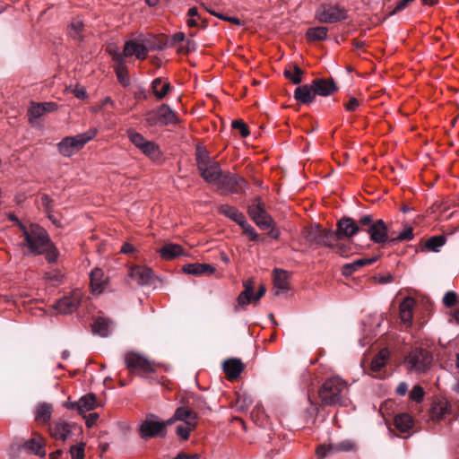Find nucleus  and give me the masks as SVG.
I'll return each mask as SVG.
<instances>
[{
	"mask_svg": "<svg viewBox=\"0 0 459 459\" xmlns=\"http://www.w3.org/2000/svg\"><path fill=\"white\" fill-rule=\"evenodd\" d=\"M19 227L22 237L21 246L24 253L44 254L49 263L56 261L59 255L58 250L50 240L45 229L38 224H30L29 226L20 224Z\"/></svg>",
	"mask_w": 459,
	"mask_h": 459,
	"instance_id": "1",
	"label": "nucleus"
},
{
	"mask_svg": "<svg viewBox=\"0 0 459 459\" xmlns=\"http://www.w3.org/2000/svg\"><path fill=\"white\" fill-rule=\"evenodd\" d=\"M348 384L339 377L328 378L318 390V396L324 406L346 405Z\"/></svg>",
	"mask_w": 459,
	"mask_h": 459,
	"instance_id": "2",
	"label": "nucleus"
},
{
	"mask_svg": "<svg viewBox=\"0 0 459 459\" xmlns=\"http://www.w3.org/2000/svg\"><path fill=\"white\" fill-rule=\"evenodd\" d=\"M196 163L198 171L204 180L209 184L216 185L223 173L219 162L212 159L205 149L198 147L196 149Z\"/></svg>",
	"mask_w": 459,
	"mask_h": 459,
	"instance_id": "3",
	"label": "nucleus"
},
{
	"mask_svg": "<svg viewBox=\"0 0 459 459\" xmlns=\"http://www.w3.org/2000/svg\"><path fill=\"white\" fill-rule=\"evenodd\" d=\"M433 357L431 353L422 348L412 349L403 359V366L410 374H424L430 369Z\"/></svg>",
	"mask_w": 459,
	"mask_h": 459,
	"instance_id": "4",
	"label": "nucleus"
},
{
	"mask_svg": "<svg viewBox=\"0 0 459 459\" xmlns=\"http://www.w3.org/2000/svg\"><path fill=\"white\" fill-rule=\"evenodd\" d=\"M97 134L96 128H91L88 131L76 134L74 136L65 137L58 144L57 149L61 155L65 157H71L83 146L92 140Z\"/></svg>",
	"mask_w": 459,
	"mask_h": 459,
	"instance_id": "5",
	"label": "nucleus"
},
{
	"mask_svg": "<svg viewBox=\"0 0 459 459\" xmlns=\"http://www.w3.org/2000/svg\"><path fill=\"white\" fill-rule=\"evenodd\" d=\"M169 425L167 420H160L155 414L149 413L139 425V435L143 439L156 437H164L167 435Z\"/></svg>",
	"mask_w": 459,
	"mask_h": 459,
	"instance_id": "6",
	"label": "nucleus"
},
{
	"mask_svg": "<svg viewBox=\"0 0 459 459\" xmlns=\"http://www.w3.org/2000/svg\"><path fill=\"white\" fill-rule=\"evenodd\" d=\"M178 122L177 114L166 104L145 114V123L148 126L175 125Z\"/></svg>",
	"mask_w": 459,
	"mask_h": 459,
	"instance_id": "7",
	"label": "nucleus"
},
{
	"mask_svg": "<svg viewBox=\"0 0 459 459\" xmlns=\"http://www.w3.org/2000/svg\"><path fill=\"white\" fill-rule=\"evenodd\" d=\"M359 224L368 227L366 230L374 243L384 244L388 240V228L384 221H373L370 215H365L359 220Z\"/></svg>",
	"mask_w": 459,
	"mask_h": 459,
	"instance_id": "8",
	"label": "nucleus"
},
{
	"mask_svg": "<svg viewBox=\"0 0 459 459\" xmlns=\"http://www.w3.org/2000/svg\"><path fill=\"white\" fill-rule=\"evenodd\" d=\"M216 186L223 194H238L244 192L247 188L248 184L242 177L227 172L222 173Z\"/></svg>",
	"mask_w": 459,
	"mask_h": 459,
	"instance_id": "9",
	"label": "nucleus"
},
{
	"mask_svg": "<svg viewBox=\"0 0 459 459\" xmlns=\"http://www.w3.org/2000/svg\"><path fill=\"white\" fill-rule=\"evenodd\" d=\"M125 363L132 373H152L155 371V363L137 352L130 351L126 353Z\"/></svg>",
	"mask_w": 459,
	"mask_h": 459,
	"instance_id": "10",
	"label": "nucleus"
},
{
	"mask_svg": "<svg viewBox=\"0 0 459 459\" xmlns=\"http://www.w3.org/2000/svg\"><path fill=\"white\" fill-rule=\"evenodd\" d=\"M359 230V225L351 218H342L337 223V230L323 232V236H327L328 243L334 239L351 238Z\"/></svg>",
	"mask_w": 459,
	"mask_h": 459,
	"instance_id": "11",
	"label": "nucleus"
},
{
	"mask_svg": "<svg viewBox=\"0 0 459 459\" xmlns=\"http://www.w3.org/2000/svg\"><path fill=\"white\" fill-rule=\"evenodd\" d=\"M248 214L261 230H268L273 226V220L264 211L259 201L248 207Z\"/></svg>",
	"mask_w": 459,
	"mask_h": 459,
	"instance_id": "12",
	"label": "nucleus"
},
{
	"mask_svg": "<svg viewBox=\"0 0 459 459\" xmlns=\"http://www.w3.org/2000/svg\"><path fill=\"white\" fill-rule=\"evenodd\" d=\"M82 299V293L79 290L72 292L71 295L60 299L54 306L55 310L60 314H70L76 310Z\"/></svg>",
	"mask_w": 459,
	"mask_h": 459,
	"instance_id": "13",
	"label": "nucleus"
},
{
	"mask_svg": "<svg viewBox=\"0 0 459 459\" xmlns=\"http://www.w3.org/2000/svg\"><path fill=\"white\" fill-rule=\"evenodd\" d=\"M177 421L190 422L197 427L198 413L188 406H179L176 409L173 416L167 420V423L171 425Z\"/></svg>",
	"mask_w": 459,
	"mask_h": 459,
	"instance_id": "14",
	"label": "nucleus"
},
{
	"mask_svg": "<svg viewBox=\"0 0 459 459\" xmlns=\"http://www.w3.org/2000/svg\"><path fill=\"white\" fill-rule=\"evenodd\" d=\"M321 22L334 23L346 19V11L339 6H329L323 8L317 13Z\"/></svg>",
	"mask_w": 459,
	"mask_h": 459,
	"instance_id": "15",
	"label": "nucleus"
},
{
	"mask_svg": "<svg viewBox=\"0 0 459 459\" xmlns=\"http://www.w3.org/2000/svg\"><path fill=\"white\" fill-rule=\"evenodd\" d=\"M323 246L333 249L336 254L343 257L349 256L355 250V247L349 240L334 239L328 243L327 236H323Z\"/></svg>",
	"mask_w": 459,
	"mask_h": 459,
	"instance_id": "16",
	"label": "nucleus"
},
{
	"mask_svg": "<svg viewBox=\"0 0 459 459\" xmlns=\"http://www.w3.org/2000/svg\"><path fill=\"white\" fill-rule=\"evenodd\" d=\"M222 368L227 379L230 381H233L239 377V375L245 368V365L243 364L241 359L237 358H231L226 359L223 362Z\"/></svg>",
	"mask_w": 459,
	"mask_h": 459,
	"instance_id": "17",
	"label": "nucleus"
},
{
	"mask_svg": "<svg viewBox=\"0 0 459 459\" xmlns=\"http://www.w3.org/2000/svg\"><path fill=\"white\" fill-rule=\"evenodd\" d=\"M48 431L53 438L65 441L72 432V426L65 420H58L50 424Z\"/></svg>",
	"mask_w": 459,
	"mask_h": 459,
	"instance_id": "18",
	"label": "nucleus"
},
{
	"mask_svg": "<svg viewBox=\"0 0 459 459\" xmlns=\"http://www.w3.org/2000/svg\"><path fill=\"white\" fill-rule=\"evenodd\" d=\"M311 84L315 94L319 96H329L338 90L333 79H315Z\"/></svg>",
	"mask_w": 459,
	"mask_h": 459,
	"instance_id": "19",
	"label": "nucleus"
},
{
	"mask_svg": "<svg viewBox=\"0 0 459 459\" xmlns=\"http://www.w3.org/2000/svg\"><path fill=\"white\" fill-rule=\"evenodd\" d=\"M129 276L134 280L138 285H148L152 280V271L149 267L136 265L130 269Z\"/></svg>",
	"mask_w": 459,
	"mask_h": 459,
	"instance_id": "20",
	"label": "nucleus"
},
{
	"mask_svg": "<svg viewBox=\"0 0 459 459\" xmlns=\"http://www.w3.org/2000/svg\"><path fill=\"white\" fill-rule=\"evenodd\" d=\"M148 54L147 48L141 43L134 40H129L125 44L123 55L125 56H134L136 58L143 60L146 58Z\"/></svg>",
	"mask_w": 459,
	"mask_h": 459,
	"instance_id": "21",
	"label": "nucleus"
},
{
	"mask_svg": "<svg viewBox=\"0 0 459 459\" xmlns=\"http://www.w3.org/2000/svg\"><path fill=\"white\" fill-rule=\"evenodd\" d=\"M414 306L415 300L411 297H406L400 304V318L407 327L411 325Z\"/></svg>",
	"mask_w": 459,
	"mask_h": 459,
	"instance_id": "22",
	"label": "nucleus"
},
{
	"mask_svg": "<svg viewBox=\"0 0 459 459\" xmlns=\"http://www.w3.org/2000/svg\"><path fill=\"white\" fill-rule=\"evenodd\" d=\"M53 405L48 403H40L34 409L35 421L40 425H46L52 417Z\"/></svg>",
	"mask_w": 459,
	"mask_h": 459,
	"instance_id": "23",
	"label": "nucleus"
},
{
	"mask_svg": "<svg viewBox=\"0 0 459 459\" xmlns=\"http://www.w3.org/2000/svg\"><path fill=\"white\" fill-rule=\"evenodd\" d=\"M90 278L92 291L98 294L101 293L108 283L103 271L100 268L93 269L90 274Z\"/></svg>",
	"mask_w": 459,
	"mask_h": 459,
	"instance_id": "24",
	"label": "nucleus"
},
{
	"mask_svg": "<svg viewBox=\"0 0 459 459\" xmlns=\"http://www.w3.org/2000/svg\"><path fill=\"white\" fill-rule=\"evenodd\" d=\"M182 271L193 275L212 274L215 272V267L209 264L194 263L185 264Z\"/></svg>",
	"mask_w": 459,
	"mask_h": 459,
	"instance_id": "25",
	"label": "nucleus"
},
{
	"mask_svg": "<svg viewBox=\"0 0 459 459\" xmlns=\"http://www.w3.org/2000/svg\"><path fill=\"white\" fill-rule=\"evenodd\" d=\"M46 441L44 437L39 434H35L34 437L28 440L24 446L26 449L31 451L34 455L40 457L46 456V451L44 449Z\"/></svg>",
	"mask_w": 459,
	"mask_h": 459,
	"instance_id": "26",
	"label": "nucleus"
},
{
	"mask_svg": "<svg viewBox=\"0 0 459 459\" xmlns=\"http://www.w3.org/2000/svg\"><path fill=\"white\" fill-rule=\"evenodd\" d=\"M273 286L276 290L274 292L276 296L289 290V276L286 271L280 269L273 271Z\"/></svg>",
	"mask_w": 459,
	"mask_h": 459,
	"instance_id": "27",
	"label": "nucleus"
},
{
	"mask_svg": "<svg viewBox=\"0 0 459 459\" xmlns=\"http://www.w3.org/2000/svg\"><path fill=\"white\" fill-rule=\"evenodd\" d=\"M316 94L312 87V84L299 86L296 88L294 91L295 100L303 104L311 103L314 100Z\"/></svg>",
	"mask_w": 459,
	"mask_h": 459,
	"instance_id": "28",
	"label": "nucleus"
},
{
	"mask_svg": "<svg viewBox=\"0 0 459 459\" xmlns=\"http://www.w3.org/2000/svg\"><path fill=\"white\" fill-rule=\"evenodd\" d=\"M97 406L96 396L92 394H86L79 399V401L73 404V408H76L80 414H84L87 411L93 410Z\"/></svg>",
	"mask_w": 459,
	"mask_h": 459,
	"instance_id": "29",
	"label": "nucleus"
},
{
	"mask_svg": "<svg viewBox=\"0 0 459 459\" xmlns=\"http://www.w3.org/2000/svg\"><path fill=\"white\" fill-rule=\"evenodd\" d=\"M377 258H359L351 263L345 264L342 268V273L345 276H349L352 274L354 272L358 271L359 268L373 264Z\"/></svg>",
	"mask_w": 459,
	"mask_h": 459,
	"instance_id": "30",
	"label": "nucleus"
},
{
	"mask_svg": "<svg viewBox=\"0 0 459 459\" xmlns=\"http://www.w3.org/2000/svg\"><path fill=\"white\" fill-rule=\"evenodd\" d=\"M390 356L388 349L384 348L373 358L370 363L372 373H378L385 365Z\"/></svg>",
	"mask_w": 459,
	"mask_h": 459,
	"instance_id": "31",
	"label": "nucleus"
},
{
	"mask_svg": "<svg viewBox=\"0 0 459 459\" xmlns=\"http://www.w3.org/2000/svg\"><path fill=\"white\" fill-rule=\"evenodd\" d=\"M160 256L165 260H171L184 254L181 246L173 243L165 244L160 250Z\"/></svg>",
	"mask_w": 459,
	"mask_h": 459,
	"instance_id": "32",
	"label": "nucleus"
},
{
	"mask_svg": "<svg viewBox=\"0 0 459 459\" xmlns=\"http://www.w3.org/2000/svg\"><path fill=\"white\" fill-rule=\"evenodd\" d=\"M171 86L169 82H164L161 78H156L152 82V89L157 100H162L169 93Z\"/></svg>",
	"mask_w": 459,
	"mask_h": 459,
	"instance_id": "33",
	"label": "nucleus"
},
{
	"mask_svg": "<svg viewBox=\"0 0 459 459\" xmlns=\"http://www.w3.org/2000/svg\"><path fill=\"white\" fill-rule=\"evenodd\" d=\"M219 211L221 213L229 217L238 225L243 223V221L246 219L244 214L239 212L235 207H232L228 204H222L220 206Z\"/></svg>",
	"mask_w": 459,
	"mask_h": 459,
	"instance_id": "34",
	"label": "nucleus"
},
{
	"mask_svg": "<svg viewBox=\"0 0 459 459\" xmlns=\"http://www.w3.org/2000/svg\"><path fill=\"white\" fill-rule=\"evenodd\" d=\"M394 425L401 432H407L412 428L413 420L409 414L403 413L395 416Z\"/></svg>",
	"mask_w": 459,
	"mask_h": 459,
	"instance_id": "35",
	"label": "nucleus"
},
{
	"mask_svg": "<svg viewBox=\"0 0 459 459\" xmlns=\"http://www.w3.org/2000/svg\"><path fill=\"white\" fill-rule=\"evenodd\" d=\"M323 232H329V230L315 227L306 230L304 234L309 242L323 245Z\"/></svg>",
	"mask_w": 459,
	"mask_h": 459,
	"instance_id": "36",
	"label": "nucleus"
},
{
	"mask_svg": "<svg viewBox=\"0 0 459 459\" xmlns=\"http://www.w3.org/2000/svg\"><path fill=\"white\" fill-rule=\"evenodd\" d=\"M178 425L176 426V435L183 441H186L192 431H194L196 427L190 422L178 421Z\"/></svg>",
	"mask_w": 459,
	"mask_h": 459,
	"instance_id": "37",
	"label": "nucleus"
},
{
	"mask_svg": "<svg viewBox=\"0 0 459 459\" xmlns=\"http://www.w3.org/2000/svg\"><path fill=\"white\" fill-rule=\"evenodd\" d=\"M46 107L57 108L53 102L32 103L29 108V116L30 118H38L46 113Z\"/></svg>",
	"mask_w": 459,
	"mask_h": 459,
	"instance_id": "38",
	"label": "nucleus"
},
{
	"mask_svg": "<svg viewBox=\"0 0 459 459\" xmlns=\"http://www.w3.org/2000/svg\"><path fill=\"white\" fill-rule=\"evenodd\" d=\"M110 325V320L100 317L96 319L95 322L93 323L92 331L93 333H98L101 337H106L108 335Z\"/></svg>",
	"mask_w": 459,
	"mask_h": 459,
	"instance_id": "39",
	"label": "nucleus"
},
{
	"mask_svg": "<svg viewBox=\"0 0 459 459\" xmlns=\"http://www.w3.org/2000/svg\"><path fill=\"white\" fill-rule=\"evenodd\" d=\"M141 152L154 160H157L161 157L160 147L152 141H147V143L141 148Z\"/></svg>",
	"mask_w": 459,
	"mask_h": 459,
	"instance_id": "40",
	"label": "nucleus"
},
{
	"mask_svg": "<svg viewBox=\"0 0 459 459\" xmlns=\"http://www.w3.org/2000/svg\"><path fill=\"white\" fill-rule=\"evenodd\" d=\"M283 74L294 84H299L302 82L303 70L296 65L289 69H285Z\"/></svg>",
	"mask_w": 459,
	"mask_h": 459,
	"instance_id": "41",
	"label": "nucleus"
},
{
	"mask_svg": "<svg viewBox=\"0 0 459 459\" xmlns=\"http://www.w3.org/2000/svg\"><path fill=\"white\" fill-rule=\"evenodd\" d=\"M326 27H315L307 30L306 36L309 40H323L327 36Z\"/></svg>",
	"mask_w": 459,
	"mask_h": 459,
	"instance_id": "42",
	"label": "nucleus"
},
{
	"mask_svg": "<svg viewBox=\"0 0 459 459\" xmlns=\"http://www.w3.org/2000/svg\"><path fill=\"white\" fill-rule=\"evenodd\" d=\"M355 448V444L351 440H343L329 446V449H333V452H349Z\"/></svg>",
	"mask_w": 459,
	"mask_h": 459,
	"instance_id": "43",
	"label": "nucleus"
},
{
	"mask_svg": "<svg viewBox=\"0 0 459 459\" xmlns=\"http://www.w3.org/2000/svg\"><path fill=\"white\" fill-rule=\"evenodd\" d=\"M446 238L443 236H434L426 241L425 247L431 251H438L439 247L444 246Z\"/></svg>",
	"mask_w": 459,
	"mask_h": 459,
	"instance_id": "44",
	"label": "nucleus"
},
{
	"mask_svg": "<svg viewBox=\"0 0 459 459\" xmlns=\"http://www.w3.org/2000/svg\"><path fill=\"white\" fill-rule=\"evenodd\" d=\"M83 29V23L80 20H74L71 22L69 27V34L74 39H82V31Z\"/></svg>",
	"mask_w": 459,
	"mask_h": 459,
	"instance_id": "45",
	"label": "nucleus"
},
{
	"mask_svg": "<svg viewBox=\"0 0 459 459\" xmlns=\"http://www.w3.org/2000/svg\"><path fill=\"white\" fill-rule=\"evenodd\" d=\"M127 135L129 140L137 147L139 150L147 143L146 140L141 134L134 131L128 130Z\"/></svg>",
	"mask_w": 459,
	"mask_h": 459,
	"instance_id": "46",
	"label": "nucleus"
},
{
	"mask_svg": "<svg viewBox=\"0 0 459 459\" xmlns=\"http://www.w3.org/2000/svg\"><path fill=\"white\" fill-rule=\"evenodd\" d=\"M85 444L80 443L74 446H72L69 449V453L71 455V459H84L85 454Z\"/></svg>",
	"mask_w": 459,
	"mask_h": 459,
	"instance_id": "47",
	"label": "nucleus"
},
{
	"mask_svg": "<svg viewBox=\"0 0 459 459\" xmlns=\"http://www.w3.org/2000/svg\"><path fill=\"white\" fill-rule=\"evenodd\" d=\"M447 411L446 403L440 402L432 408V416L437 420L443 419L447 413Z\"/></svg>",
	"mask_w": 459,
	"mask_h": 459,
	"instance_id": "48",
	"label": "nucleus"
},
{
	"mask_svg": "<svg viewBox=\"0 0 459 459\" xmlns=\"http://www.w3.org/2000/svg\"><path fill=\"white\" fill-rule=\"evenodd\" d=\"M197 48V44L195 40L193 39H186L185 40V43L181 44L180 46H178V53L179 54H188L190 52H193L195 50H196Z\"/></svg>",
	"mask_w": 459,
	"mask_h": 459,
	"instance_id": "49",
	"label": "nucleus"
},
{
	"mask_svg": "<svg viewBox=\"0 0 459 459\" xmlns=\"http://www.w3.org/2000/svg\"><path fill=\"white\" fill-rule=\"evenodd\" d=\"M66 92L73 93L76 98L84 100L87 97V92L84 87L80 85H69L65 88Z\"/></svg>",
	"mask_w": 459,
	"mask_h": 459,
	"instance_id": "50",
	"label": "nucleus"
},
{
	"mask_svg": "<svg viewBox=\"0 0 459 459\" xmlns=\"http://www.w3.org/2000/svg\"><path fill=\"white\" fill-rule=\"evenodd\" d=\"M253 300H255L254 294H248L247 290H243L238 297V306L235 310H238L239 307H244Z\"/></svg>",
	"mask_w": 459,
	"mask_h": 459,
	"instance_id": "51",
	"label": "nucleus"
},
{
	"mask_svg": "<svg viewBox=\"0 0 459 459\" xmlns=\"http://www.w3.org/2000/svg\"><path fill=\"white\" fill-rule=\"evenodd\" d=\"M424 394L425 392L423 388L420 385H414L411 391L410 392L409 397L410 400L413 402L420 403L423 400Z\"/></svg>",
	"mask_w": 459,
	"mask_h": 459,
	"instance_id": "52",
	"label": "nucleus"
},
{
	"mask_svg": "<svg viewBox=\"0 0 459 459\" xmlns=\"http://www.w3.org/2000/svg\"><path fill=\"white\" fill-rule=\"evenodd\" d=\"M244 230V233L248 236L249 239L252 241H256L258 239V234L255 230L247 222L246 219L243 221L242 224H239Z\"/></svg>",
	"mask_w": 459,
	"mask_h": 459,
	"instance_id": "53",
	"label": "nucleus"
},
{
	"mask_svg": "<svg viewBox=\"0 0 459 459\" xmlns=\"http://www.w3.org/2000/svg\"><path fill=\"white\" fill-rule=\"evenodd\" d=\"M413 238V230L411 226H406L404 230L399 233L398 236L392 238V240H411Z\"/></svg>",
	"mask_w": 459,
	"mask_h": 459,
	"instance_id": "54",
	"label": "nucleus"
},
{
	"mask_svg": "<svg viewBox=\"0 0 459 459\" xmlns=\"http://www.w3.org/2000/svg\"><path fill=\"white\" fill-rule=\"evenodd\" d=\"M232 127L238 130L242 137H247L249 135L247 126L242 120H234L232 122Z\"/></svg>",
	"mask_w": 459,
	"mask_h": 459,
	"instance_id": "55",
	"label": "nucleus"
},
{
	"mask_svg": "<svg viewBox=\"0 0 459 459\" xmlns=\"http://www.w3.org/2000/svg\"><path fill=\"white\" fill-rule=\"evenodd\" d=\"M457 302V295L455 291H447L444 298H443V303L446 307H451L455 306Z\"/></svg>",
	"mask_w": 459,
	"mask_h": 459,
	"instance_id": "56",
	"label": "nucleus"
},
{
	"mask_svg": "<svg viewBox=\"0 0 459 459\" xmlns=\"http://www.w3.org/2000/svg\"><path fill=\"white\" fill-rule=\"evenodd\" d=\"M117 75L120 82H122L124 85L128 84L129 79L126 74V69L122 64H120L117 68Z\"/></svg>",
	"mask_w": 459,
	"mask_h": 459,
	"instance_id": "57",
	"label": "nucleus"
},
{
	"mask_svg": "<svg viewBox=\"0 0 459 459\" xmlns=\"http://www.w3.org/2000/svg\"><path fill=\"white\" fill-rule=\"evenodd\" d=\"M344 106L347 111L353 112L359 107V101L355 97H351Z\"/></svg>",
	"mask_w": 459,
	"mask_h": 459,
	"instance_id": "58",
	"label": "nucleus"
},
{
	"mask_svg": "<svg viewBox=\"0 0 459 459\" xmlns=\"http://www.w3.org/2000/svg\"><path fill=\"white\" fill-rule=\"evenodd\" d=\"M330 452H333V449H329V446L321 445L317 446L316 454L318 458H324Z\"/></svg>",
	"mask_w": 459,
	"mask_h": 459,
	"instance_id": "59",
	"label": "nucleus"
},
{
	"mask_svg": "<svg viewBox=\"0 0 459 459\" xmlns=\"http://www.w3.org/2000/svg\"><path fill=\"white\" fill-rule=\"evenodd\" d=\"M408 384L406 382H401L399 383V385H397L396 389H395V393L400 395V396H403L407 394L408 392Z\"/></svg>",
	"mask_w": 459,
	"mask_h": 459,
	"instance_id": "60",
	"label": "nucleus"
},
{
	"mask_svg": "<svg viewBox=\"0 0 459 459\" xmlns=\"http://www.w3.org/2000/svg\"><path fill=\"white\" fill-rule=\"evenodd\" d=\"M413 1L414 0H401V1H399L398 4H396L395 8L392 12V13H395L397 12L403 10Z\"/></svg>",
	"mask_w": 459,
	"mask_h": 459,
	"instance_id": "61",
	"label": "nucleus"
},
{
	"mask_svg": "<svg viewBox=\"0 0 459 459\" xmlns=\"http://www.w3.org/2000/svg\"><path fill=\"white\" fill-rule=\"evenodd\" d=\"M200 455L198 454H186L179 453L176 457L172 459H199Z\"/></svg>",
	"mask_w": 459,
	"mask_h": 459,
	"instance_id": "62",
	"label": "nucleus"
},
{
	"mask_svg": "<svg viewBox=\"0 0 459 459\" xmlns=\"http://www.w3.org/2000/svg\"><path fill=\"white\" fill-rule=\"evenodd\" d=\"M218 18H220L221 20H223V21L230 22L234 23L238 26L241 25L240 20L238 18H235V17H229V16L221 14V15H218Z\"/></svg>",
	"mask_w": 459,
	"mask_h": 459,
	"instance_id": "63",
	"label": "nucleus"
},
{
	"mask_svg": "<svg viewBox=\"0 0 459 459\" xmlns=\"http://www.w3.org/2000/svg\"><path fill=\"white\" fill-rule=\"evenodd\" d=\"M186 35L183 32H177L172 36V41L174 43L185 42Z\"/></svg>",
	"mask_w": 459,
	"mask_h": 459,
	"instance_id": "64",
	"label": "nucleus"
}]
</instances>
